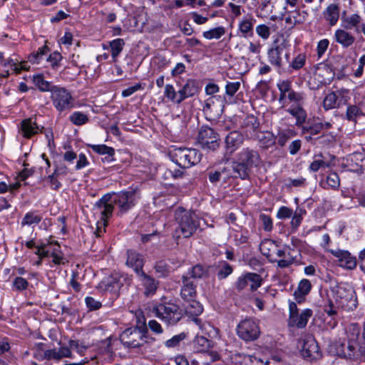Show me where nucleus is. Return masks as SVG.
Returning <instances> with one entry per match:
<instances>
[{
    "instance_id": "1",
    "label": "nucleus",
    "mask_w": 365,
    "mask_h": 365,
    "mask_svg": "<svg viewBox=\"0 0 365 365\" xmlns=\"http://www.w3.org/2000/svg\"><path fill=\"white\" fill-rule=\"evenodd\" d=\"M136 203V194L134 190L107 193L95 203L94 214L99 215L102 224L106 225L113 213L118 217H122L134 207Z\"/></svg>"
},
{
    "instance_id": "2",
    "label": "nucleus",
    "mask_w": 365,
    "mask_h": 365,
    "mask_svg": "<svg viewBox=\"0 0 365 365\" xmlns=\"http://www.w3.org/2000/svg\"><path fill=\"white\" fill-rule=\"evenodd\" d=\"M150 339L153 340V339L148 335L144 317H143V321L140 319H138L135 327L125 329L120 335V342L127 348L140 347L144 342H148Z\"/></svg>"
},
{
    "instance_id": "3",
    "label": "nucleus",
    "mask_w": 365,
    "mask_h": 365,
    "mask_svg": "<svg viewBox=\"0 0 365 365\" xmlns=\"http://www.w3.org/2000/svg\"><path fill=\"white\" fill-rule=\"evenodd\" d=\"M241 180H248L253 168H258L261 163V157L257 150L243 148L236 154L234 160Z\"/></svg>"
},
{
    "instance_id": "4",
    "label": "nucleus",
    "mask_w": 365,
    "mask_h": 365,
    "mask_svg": "<svg viewBox=\"0 0 365 365\" xmlns=\"http://www.w3.org/2000/svg\"><path fill=\"white\" fill-rule=\"evenodd\" d=\"M152 312L169 326L176 325L184 317V310L171 301L155 304L153 307Z\"/></svg>"
},
{
    "instance_id": "5",
    "label": "nucleus",
    "mask_w": 365,
    "mask_h": 365,
    "mask_svg": "<svg viewBox=\"0 0 365 365\" xmlns=\"http://www.w3.org/2000/svg\"><path fill=\"white\" fill-rule=\"evenodd\" d=\"M175 220L178 224L176 231L180 232L185 238L191 237L200 227L197 215L182 207L175 210Z\"/></svg>"
},
{
    "instance_id": "6",
    "label": "nucleus",
    "mask_w": 365,
    "mask_h": 365,
    "mask_svg": "<svg viewBox=\"0 0 365 365\" xmlns=\"http://www.w3.org/2000/svg\"><path fill=\"white\" fill-rule=\"evenodd\" d=\"M53 106L59 113H68L76 107V101L71 91L61 86H54L51 93Z\"/></svg>"
},
{
    "instance_id": "7",
    "label": "nucleus",
    "mask_w": 365,
    "mask_h": 365,
    "mask_svg": "<svg viewBox=\"0 0 365 365\" xmlns=\"http://www.w3.org/2000/svg\"><path fill=\"white\" fill-rule=\"evenodd\" d=\"M170 159L181 168H189L197 164L202 158L201 153L197 149L176 148L170 153Z\"/></svg>"
},
{
    "instance_id": "8",
    "label": "nucleus",
    "mask_w": 365,
    "mask_h": 365,
    "mask_svg": "<svg viewBox=\"0 0 365 365\" xmlns=\"http://www.w3.org/2000/svg\"><path fill=\"white\" fill-rule=\"evenodd\" d=\"M329 304L325 307L324 312L327 317L324 319L327 327L333 329L337 324L336 316L339 309H342V297L340 292V287L338 284L332 286L330 289Z\"/></svg>"
},
{
    "instance_id": "9",
    "label": "nucleus",
    "mask_w": 365,
    "mask_h": 365,
    "mask_svg": "<svg viewBox=\"0 0 365 365\" xmlns=\"http://www.w3.org/2000/svg\"><path fill=\"white\" fill-rule=\"evenodd\" d=\"M236 331L239 338L246 342L257 340L261 334L259 323L254 318L241 320L237 326Z\"/></svg>"
},
{
    "instance_id": "10",
    "label": "nucleus",
    "mask_w": 365,
    "mask_h": 365,
    "mask_svg": "<svg viewBox=\"0 0 365 365\" xmlns=\"http://www.w3.org/2000/svg\"><path fill=\"white\" fill-rule=\"evenodd\" d=\"M197 142L202 149L215 151L220 147V139L219 134L213 128L202 125L199 130Z\"/></svg>"
},
{
    "instance_id": "11",
    "label": "nucleus",
    "mask_w": 365,
    "mask_h": 365,
    "mask_svg": "<svg viewBox=\"0 0 365 365\" xmlns=\"http://www.w3.org/2000/svg\"><path fill=\"white\" fill-rule=\"evenodd\" d=\"M224 102L221 96H212L202 103V112L209 121H215L220 118L224 109Z\"/></svg>"
},
{
    "instance_id": "12",
    "label": "nucleus",
    "mask_w": 365,
    "mask_h": 365,
    "mask_svg": "<svg viewBox=\"0 0 365 365\" xmlns=\"http://www.w3.org/2000/svg\"><path fill=\"white\" fill-rule=\"evenodd\" d=\"M131 279L126 274H114L104 279L99 286L103 291L117 293L125 284H130Z\"/></svg>"
},
{
    "instance_id": "13",
    "label": "nucleus",
    "mask_w": 365,
    "mask_h": 365,
    "mask_svg": "<svg viewBox=\"0 0 365 365\" xmlns=\"http://www.w3.org/2000/svg\"><path fill=\"white\" fill-rule=\"evenodd\" d=\"M282 56L289 61V53H288L284 42H274L267 51L269 62L276 68H281L283 66Z\"/></svg>"
},
{
    "instance_id": "14",
    "label": "nucleus",
    "mask_w": 365,
    "mask_h": 365,
    "mask_svg": "<svg viewBox=\"0 0 365 365\" xmlns=\"http://www.w3.org/2000/svg\"><path fill=\"white\" fill-rule=\"evenodd\" d=\"M17 129L19 135L29 140L38 133H43L44 127L38 125L33 118H27L18 124Z\"/></svg>"
},
{
    "instance_id": "15",
    "label": "nucleus",
    "mask_w": 365,
    "mask_h": 365,
    "mask_svg": "<svg viewBox=\"0 0 365 365\" xmlns=\"http://www.w3.org/2000/svg\"><path fill=\"white\" fill-rule=\"evenodd\" d=\"M301 354L309 361L316 360L321 356L318 344L312 336H307L303 339Z\"/></svg>"
},
{
    "instance_id": "16",
    "label": "nucleus",
    "mask_w": 365,
    "mask_h": 365,
    "mask_svg": "<svg viewBox=\"0 0 365 365\" xmlns=\"http://www.w3.org/2000/svg\"><path fill=\"white\" fill-rule=\"evenodd\" d=\"M240 128L247 138H255L260 130V123L254 115H248L241 122Z\"/></svg>"
},
{
    "instance_id": "17",
    "label": "nucleus",
    "mask_w": 365,
    "mask_h": 365,
    "mask_svg": "<svg viewBox=\"0 0 365 365\" xmlns=\"http://www.w3.org/2000/svg\"><path fill=\"white\" fill-rule=\"evenodd\" d=\"M244 135L238 130L230 132L225 139L226 155L229 156L236 151L243 143Z\"/></svg>"
},
{
    "instance_id": "18",
    "label": "nucleus",
    "mask_w": 365,
    "mask_h": 365,
    "mask_svg": "<svg viewBox=\"0 0 365 365\" xmlns=\"http://www.w3.org/2000/svg\"><path fill=\"white\" fill-rule=\"evenodd\" d=\"M335 156L329 154L324 155L322 153H319L314 155V160L310 164L309 170L312 172L316 173L321 168H330L335 165Z\"/></svg>"
},
{
    "instance_id": "19",
    "label": "nucleus",
    "mask_w": 365,
    "mask_h": 365,
    "mask_svg": "<svg viewBox=\"0 0 365 365\" xmlns=\"http://www.w3.org/2000/svg\"><path fill=\"white\" fill-rule=\"evenodd\" d=\"M145 264V259L142 254L134 250H127V259L126 265L131 267L136 275L143 272V266Z\"/></svg>"
},
{
    "instance_id": "20",
    "label": "nucleus",
    "mask_w": 365,
    "mask_h": 365,
    "mask_svg": "<svg viewBox=\"0 0 365 365\" xmlns=\"http://www.w3.org/2000/svg\"><path fill=\"white\" fill-rule=\"evenodd\" d=\"M182 285L180 289V295L182 300H191L197 298V283L196 282L190 280L187 277L182 276L181 277Z\"/></svg>"
},
{
    "instance_id": "21",
    "label": "nucleus",
    "mask_w": 365,
    "mask_h": 365,
    "mask_svg": "<svg viewBox=\"0 0 365 365\" xmlns=\"http://www.w3.org/2000/svg\"><path fill=\"white\" fill-rule=\"evenodd\" d=\"M139 281L143 287V294L146 297H150L156 293L159 282L153 277L147 274L145 272L137 275Z\"/></svg>"
},
{
    "instance_id": "22",
    "label": "nucleus",
    "mask_w": 365,
    "mask_h": 365,
    "mask_svg": "<svg viewBox=\"0 0 365 365\" xmlns=\"http://www.w3.org/2000/svg\"><path fill=\"white\" fill-rule=\"evenodd\" d=\"M200 86L198 81L189 78L186 81L182 88L179 90L180 99L183 101L186 98L193 97L200 92Z\"/></svg>"
},
{
    "instance_id": "23",
    "label": "nucleus",
    "mask_w": 365,
    "mask_h": 365,
    "mask_svg": "<svg viewBox=\"0 0 365 365\" xmlns=\"http://www.w3.org/2000/svg\"><path fill=\"white\" fill-rule=\"evenodd\" d=\"M357 305L356 292L351 286L347 284L344 287V310L353 311L356 309Z\"/></svg>"
},
{
    "instance_id": "24",
    "label": "nucleus",
    "mask_w": 365,
    "mask_h": 365,
    "mask_svg": "<svg viewBox=\"0 0 365 365\" xmlns=\"http://www.w3.org/2000/svg\"><path fill=\"white\" fill-rule=\"evenodd\" d=\"M71 351L67 346H61L59 349H51L48 346L47 347L45 361H59L65 357L71 356Z\"/></svg>"
},
{
    "instance_id": "25",
    "label": "nucleus",
    "mask_w": 365,
    "mask_h": 365,
    "mask_svg": "<svg viewBox=\"0 0 365 365\" xmlns=\"http://www.w3.org/2000/svg\"><path fill=\"white\" fill-rule=\"evenodd\" d=\"M277 87L279 91V102L282 107H285V101L295 91L292 88V82L289 80H279L277 83Z\"/></svg>"
},
{
    "instance_id": "26",
    "label": "nucleus",
    "mask_w": 365,
    "mask_h": 365,
    "mask_svg": "<svg viewBox=\"0 0 365 365\" xmlns=\"http://www.w3.org/2000/svg\"><path fill=\"white\" fill-rule=\"evenodd\" d=\"M363 159L364 155L361 153H353L346 157L344 168H346L349 171H358L362 167Z\"/></svg>"
},
{
    "instance_id": "27",
    "label": "nucleus",
    "mask_w": 365,
    "mask_h": 365,
    "mask_svg": "<svg viewBox=\"0 0 365 365\" xmlns=\"http://www.w3.org/2000/svg\"><path fill=\"white\" fill-rule=\"evenodd\" d=\"M286 111L295 118L297 127L301 128L306 123L307 113L304 106L289 107Z\"/></svg>"
},
{
    "instance_id": "28",
    "label": "nucleus",
    "mask_w": 365,
    "mask_h": 365,
    "mask_svg": "<svg viewBox=\"0 0 365 365\" xmlns=\"http://www.w3.org/2000/svg\"><path fill=\"white\" fill-rule=\"evenodd\" d=\"M109 48H110L112 61L113 63L117 62L118 57L122 52L124 46L125 41L123 38H115L108 42ZM103 48L106 50L108 48V46L106 44L102 45Z\"/></svg>"
},
{
    "instance_id": "29",
    "label": "nucleus",
    "mask_w": 365,
    "mask_h": 365,
    "mask_svg": "<svg viewBox=\"0 0 365 365\" xmlns=\"http://www.w3.org/2000/svg\"><path fill=\"white\" fill-rule=\"evenodd\" d=\"M340 8L338 5L331 4L323 12L324 19L331 26L336 24L339 18Z\"/></svg>"
},
{
    "instance_id": "30",
    "label": "nucleus",
    "mask_w": 365,
    "mask_h": 365,
    "mask_svg": "<svg viewBox=\"0 0 365 365\" xmlns=\"http://www.w3.org/2000/svg\"><path fill=\"white\" fill-rule=\"evenodd\" d=\"M312 315V311L309 309H304L300 314L298 313L293 316L289 321L292 326H296L298 328H304L308 322L309 319Z\"/></svg>"
},
{
    "instance_id": "31",
    "label": "nucleus",
    "mask_w": 365,
    "mask_h": 365,
    "mask_svg": "<svg viewBox=\"0 0 365 365\" xmlns=\"http://www.w3.org/2000/svg\"><path fill=\"white\" fill-rule=\"evenodd\" d=\"M182 276L190 278V280L195 282L198 279H202L208 276V267H205L200 264H195L191 267L188 272Z\"/></svg>"
},
{
    "instance_id": "32",
    "label": "nucleus",
    "mask_w": 365,
    "mask_h": 365,
    "mask_svg": "<svg viewBox=\"0 0 365 365\" xmlns=\"http://www.w3.org/2000/svg\"><path fill=\"white\" fill-rule=\"evenodd\" d=\"M307 101V95L304 92L294 91L285 101V107L304 106Z\"/></svg>"
},
{
    "instance_id": "33",
    "label": "nucleus",
    "mask_w": 365,
    "mask_h": 365,
    "mask_svg": "<svg viewBox=\"0 0 365 365\" xmlns=\"http://www.w3.org/2000/svg\"><path fill=\"white\" fill-rule=\"evenodd\" d=\"M32 82L41 92H50L55 85L45 79L43 74H36L32 76Z\"/></svg>"
},
{
    "instance_id": "34",
    "label": "nucleus",
    "mask_w": 365,
    "mask_h": 365,
    "mask_svg": "<svg viewBox=\"0 0 365 365\" xmlns=\"http://www.w3.org/2000/svg\"><path fill=\"white\" fill-rule=\"evenodd\" d=\"M50 52V48L44 45L39 47L36 51L32 52L28 56V60L33 64H40L43 60H46V56Z\"/></svg>"
},
{
    "instance_id": "35",
    "label": "nucleus",
    "mask_w": 365,
    "mask_h": 365,
    "mask_svg": "<svg viewBox=\"0 0 365 365\" xmlns=\"http://www.w3.org/2000/svg\"><path fill=\"white\" fill-rule=\"evenodd\" d=\"M297 131L292 128L280 130L276 137L277 144L281 147H284L289 140L297 136Z\"/></svg>"
},
{
    "instance_id": "36",
    "label": "nucleus",
    "mask_w": 365,
    "mask_h": 365,
    "mask_svg": "<svg viewBox=\"0 0 365 365\" xmlns=\"http://www.w3.org/2000/svg\"><path fill=\"white\" fill-rule=\"evenodd\" d=\"M183 301L187 303V304L185 306V311L187 314L197 317L202 313L203 307L196 299V298H194L191 300H183Z\"/></svg>"
},
{
    "instance_id": "37",
    "label": "nucleus",
    "mask_w": 365,
    "mask_h": 365,
    "mask_svg": "<svg viewBox=\"0 0 365 365\" xmlns=\"http://www.w3.org/2000/svg\"><path fill=\"white\" fill-rule=\"evenodd\" d=\"M255 21V19H245L239 24V30L243 37L253 36V26Z\"/></svg>"
},
{
    "instance_id": "38",
    "label": "nucleus",
    "mask_w": 365,
    "mask_h": 365,
    "mask_svg": "<svg viewBox=\"0 0 365 365\" xmlns=\"http://www.w3.org/2000/svg\"><path fill=\"white\" fill-rule=\"evenodd\" d=\"M238 167L236 166L235 161L230 167H223L221 168L222 177L223 182H227L230 178H240V174L238 172Z\"/></svg>"
},
{
    "instance_id": "39",
    "label": "nucleus",
    "mask_w": 365,
    "mask_h": 365,
    "mask_svg": "<svg viewBox=\"0 0 365 365\" xmlns=\"http://www.w3.org/2000/svg\"><path fill=\"white\" fill-rule=\"evenodd\" d=\"M312 289V284L310 281L307 279H302L299 284L297 289L294 292L295 299L300 302V298H303L304 296L308 294Z\"/></svg>"
},
{
    "instance_id": "40",
    "label": "nucleus",
    "mask_w": 365,
    "mask_h": 365,
    "mask_svg": "<svg viewBox=\"0 0 365 365\" xmlns=\"http://www.w3.org/2000/svg\"><path fill=\"white\" fill-rule=\"evenodd\" d=\"M42 220V216L39 214L38 210L30 211L26 213L21 222V226L38 224Z\"/></svg>"
},
{
    "instance_id": "41",
    "label": "nucleus",
    "mask_w": 365,
    "mask_h": 365,
    "mask_svg": "<svg viewBox=\"0 0 365 365\" xmlns=\"http://www.w3.org/2000/svg\"><path fill=\"white\" fill-rule=\"evenodd\" d=\"M328 66L334 73L339 76L342 72V56L339 54H332L328 59Z\"/></svg>"
},
{
    "instance_id": "42",
    "label": "nucleus",
    "mask_w": 365,
    "mask_h": 365,
    "mask_svg": "<svg viewBox=\"0 0 365 365\" xmlns=\"http://www.w3.org/2000/svg\"><path fill=\"white\" fill-rule=\"evenodd\" d=\"M48 345L43 342L35 343L31 348L32 351L33 357L39 361H45V355Z\"/></svg>"
},
{
    "instance_id": "43",
    "label": "nucleus",
    "mask_w": 365,
    "mask_h": 365,
    "mask_svg": "<svg viewBox=\"0 0 365 365\" xmlns=\"http://www.w3.org/2000/svg\"><path fill=\"white\" fill-rule=\"evenodd\" d=\"M164 96L175 104H180L182 102L180 97V93L179 91L177 92L171 84L165 86Z\"/></svg>"
},
{
    "instance_id": "44",
    "label": "nucleus",
    "mask_w": 365,
    "mask_h": 365,
    "mask_svg": "<svg viewBox=\"0 0 365 365\" xmlns=\"http://www.w3.org/2000/svg\"><path fill=\"white\" fill-rule=\"evenodd\" d=\"M241 83L240 81H227L225 85V93L222 97L225 101H230L239 91Z\"/></svg>"
},
{
    "instance_id": "45",
    "label": "nucleus",
    "mask_w": 365,
    "mask_h": 365,
    "mask_svg": "<svg viewBox=\"0 0 365 365\" xmlns=\"http://www.w3.org/2000/svg\"><path fill=\"white\" fill-rule=\"evenodd\" d=\"M361 18L357 14H351L349 16H345V12H344V29H352L355 28L356 31L359 33L360 30L358 27Z\"/></svg>"
},
{
    "instance_id": "46",
    "label": "nucleus",
    "mask_w": 365,
    "mask_h": 365,
    "mask_svg": "<svg viewBox=\"0 0 365 365\" xmlns=\"http://www.w3.org/2000/svg\"><path fill=\"white\" fill-rule=\"evenodd\" d=\"M233 267L227 262L222 260L219 262V268L217 272V277L219 280L226 279L233 272Z\"/></svg>"
},
{
    "instance_id": "47",
    "label": "nucleus",
    "mask_w": 365,
    "mask_h": 365,
    "mask_svg": "<svg viewBox=\"0 0 365 365\" xmlns=\"http://www.w3.org/2000/svg\"><path fill=\"white\" fill-rule=\"evenodd\" d=\"M230 359L235 364H242V362L247 360H249L252 362L256 361L262 363V361L260 359L257 358L256 356H253L252 355H247L240 352H235L231 354Z\"/></svg>"
},
{
    "instance_id": "48",
    "label": "nucleus",
    "mask_w": 365,
    "mask_h": 365,
    "mask_svg": "<svg viewBox=\"0 0 365 365\" xmlns=\"http://www.w3.org/2000/svg\"><path fill=\"white\" fill-rule=\"evenodd\" d=\"M195 346L198 351L205 352L212 346V341L202 336H197L194 341Z\"/></svg>"
},
{
    "instance_id": "49",
    "label": "nucleus",
    "mask_w": 365,
    "mask_h": 365,
    "mask_svg": "<svg viewBox=\"0 0 365 365\" xmlns=\"http://www.w3.org/2000/svg\"><path fill=\"white\" fill-rule=\"evenodd\" d=\"M301 128L303 134L309 133L310 135H317L322 130L323 124L320 122L310 124L308 121L307 123L306 122Z\"/></svg>"
},
{
    "instance_id": "50",
    "label": "nucleus",
    "mask_w": 365,
    "mask_h": 365,
    "mask_svg": "<svg viewBox=\"0 0 365 365\" xmlns=\"http://www.w3.org/2000/svg\"><path fill=\"white\" fill-rule=\"evenodd\" d=\"M63 59L62 55L58 51H54L48 53L46 57V61L49 63L50 66L53 70H57L61 66L60 62Z\"/></svg>"
},
{
    "instance_id": "51",
    "label": "nucleus",
    "mask_w": 365,
    "mask_h": 365,
    "mask_svg": "<svg viewBox=\"0 0 365 365\" xmlns=\"http://www.w3.org/2000/svg\"><path fill=\"white\" fill-rule=\"evenodd\" d=\"M247 278L249 280L250 290L255 292L262 284V278L260 274L253 272H247Z\"/></svg>"
},
{
    "instance_id": "52",
    "label": "nucleus",
    "mask_w": 365,
    "mask_h": 365,
    "mask_svg": "<svg viewBox=\"0 0 365 365\" xmlns=\"http://www.w3.org/2000/svg\"><path fill=\"white\" fill-rule=\"evenodd\" d=\"M187 337V334L181 332L178 334L173 336L170 339L166 340L164 342V345L168 349H173L180 346L182 341H183Z\"/></svg>"
},
{
    "instance_id": "53",
    "label": "nucleus",
    "mask_w": 365,
    "mask_h": 365,
    "mask_svg": "<svg viewBox=\"0 0 365 365\" xmlns=\"http://www.w3.org/2000/svg\"><path fill=\"white\" fill-rule=\"evenodd\" d=\"M225 29L223 26H218L209 31H204L202 36L206 39H219L225 34Z\"/></svg>"
},
{
    "instance_id": "54",
    "label": "nucleus",
    "mask_w": 365,
    "mask_h": 365,
    "mask_svg": "<svg viewBox=\"0 0 365 365\" xmlns=\"http://www.w3.org/2000/svg\"><path fill=\"white\" fill-rule=\"evenodd\" d=\"M70 121L75 125H83L89 120L87 115L81 111H75L69 116Z\"/></svg>"
},
{
    "instance_id": "55",
    "label": "nucleus",
    "mask_w": 365,
    "mask_h": 365,
    "mask_svg": "<svg viewBox=\"0 0 365 365\" xmlns=\"http://www.w3.org/2000/svg\"><path fill=\"white\" fill-rule=\"evenodd\" d=\"M88 147H90L93 152L96 153L98 155H108L110 156L111 155H115V149L105 144L88 145Z\"/></svg>"
},
{
    "instance_id": "56",
    "label": "nucleus",
    "mask_w": 365,
    "mask_h": 365,
    "mask_svg": "<svg viewBox=\"0 0 365 365\" xmlns=\"http://www.w3.org/2000/svg\"><path fill=\"white\" fill-rule=\"evenodd\" d=\"M170 266L163 260L156 262L154 269L159 277H166L170 273Z\"/></svg>"
},
{
    "instance_id": "57",
    "label": "nucleus",
    "mask_w": 365,
    "mask_h": 365,
    "mask_svg": "<svg viewBox=\"0 0 365 365\" xmlns=\"http://www.w3.org/2000/svg\"><path fill=\"white\" fill-rule=\"evenodd\" d=\"M307 185V179L304 177H299L296 179L291 178H287L285 180V187L291 189L292 187H304Z\"/></svg>"
},
{
    "instance_id": "58",
    "label": "nucleus",
    "mask_w": 365,
    "mask_h": 365,
    "mask_svg": "<svg viewBox=\"0 0 365 365\" xmlns=\"http://www.w3.org/2000/svg\"><path fill=\"white\" fill-rule=\"evenodd\" d=\"M29 282L26 279L18 276L14 277L12 282V286L14 289L18 292H22L26 290L29 287Z\"/></svg>"
},
{
    "instance_id": "59",
    "label": "nucleus",
    "mask_w": 365,
    "mask_h": 365,
    "mask_svg": "<svg viewBox=\"0 0 365 365\" xmlns=\"http://www.w3.org/2000/svg\"><path fill=\"white\" fill-rule=\"evenodd\" d=\"M356 257L351 256L348 251L344 250V268L352 269L356 267Z\"/></svg>"
},
{
    "instance_id": "60",
    "label": "nucleus",
    "mask_w": 365,
    "mask_h": 365,
    "mask_svg": "<svg viewBox=\"0 0 365 365\" xmlns=\"http://www.w3.org/2000/svg\"><path fill=\"white\" fill-rule=\"evenodd\" d=\"M306 63V55L304 53L298 54L290 63L289 66L295 70L298 71L302 68Z\"/></svg>"
},
{
    "instance_id": "61",
    "label": "nucleus",
    "mask_w": 365,
    "mask_h": 365,
    "mask_svg": "<svg viewBox=\"0 0 365 365\" xmlns=\"http://www.w3.org/2000/svg\"><path fill=\"white\" fill-rule=\"evenodd\" d=\"M57 248H54L52 251L50 256L52 257V262L55 264H61L65 263V258L63 257V255L60 250V246L58 242H56Z\"/></svg>"
},
{
    "instance_id": "62",
    "label": "nucleus",
    "mask_w": 365,
    "mask_h": 365,
    "mask_svg": "<svg viewBox=\"0 0 365 365\" xmlns=\"http://www.w3.org/2000/svg\"><path fill=\"white\" fill-rule=\"evenodd\" d=\"M337 102V96L335 93L332 92L327 95L324 101L323 106L326 110L335 108Z\"/></svg>"
},
{
    "instance_id": "63",
    "label": "nucleus",
    "mask_w": 365,
    "mask_h": 365,
    "mask_svg": "<svg viewBox=\"0 0 365 365\" xmlns=\"http://www.w3.org/2000/svg\"><path fill=\"white\" fill-rule=\"evenodd\" d=\"M85 303L90 312L98 310L102 307V303L92 297H86L85 298Z\"/></svg>"
},
{
    "instance_id": "64",
    "label": "nucleus",
    "mask_w": 365,
    "mask_h": 365,
    "mask_svg": "<svg viewBox=\"0 0 365 365\" xmlns=\"http://www.w3.org/2000/svg\"><path fill=\"white\" fill-rule=\"evenodd\" d=\"M305 214L306 210L304 209H298L296 210L291 221V225L293 228H297L300 225L302 221V215Z\"/></svg>"
}]
</instances>
